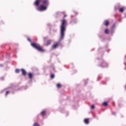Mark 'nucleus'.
<instances>
[{"instance_id": "19", "label": "nucleus", "mask_w": 126, "mask_h": 126, "mask_svg": "<svg viewBox=\"0 0 126 126\" xmlns=\"http://www.w3.org/2000/svg\"><path fill=\"white\" fill-rule=\"evenodd\" d=\"M27 39H28V41H29V42H32V41L31 40V39H30V38L27 37Z\"/></svg>"}, {"instance_id": "5", "label": "nucleus", "mask_w": 126, "mask_h": 126, "mask_svg": "<svg viewBox=\"0 0 126 126\" xmlns=\"http://www.w3.org/2000/svg\"><path fill=\"white\" fill-rule=\"evenodd\" d=\"M21 70L22 71V75L26 76V75L27 74V72H26V70H25V69H21Z\"/></svg>"}, {"instance_id": "2", "label": "nucleus", "mask_w": 126, "mask_h": 126, "mask_svg": "<svg viewBox=\"0 0 126 126\" xmlns=\"http://www.w3.org/2000/svg\"><path fill=\"white\" fill-rule=\"evenodd\" d=\"M67 24V21L66 20L63 19L61 21V24L60 26V40H63L64 38V33L65 30H66V25Z\"/></svg>"}, {"instance_id": "13", "label": "nucleus", "mask_w": 126, "mask_h": 126, "mask_svg": "<svg viewBox=\"0 0 126 126\" xmlns=\"http://www.w3.org/2000/svg\"><path fill=\"white\" fill-rule=\"evenodd\" d=\"M15 72L16 73H19V72H20V70H19V69H16Z\"/></svg>"}, {"instance_id": "20", "label": "nucleus", "mask_w": 126, "mask_h": 126, "mask_svg": "<svg viewBox=\"0 0 126 126\" xmlns=\"http://www.w3.org/2000/svg\"><path fill=\"white\" fill-rule=\"evenodd\" d=\"M8 94H9V91H7L5 93V95H7Z\"/></svg>"}, {"instance_id": "17", "label": "nucleus", "mask_w": 126, "mask_h": 126, "mask_svg": "<svg viewBox=\"0 0 126 126\" xmlns=\"http://www.w3.org/2000/svg\"><path fill=\"white\" fill-rule=\"evenodd\" d=\"M91 108L92 110H94V109H95V105H94V104L92 105L91 106Z\"/></svg>"}, {"instance_id": "9", "label": "nucleus", "mask_w": 126, "mask_h": 126, "mask_svg": "<svg viewBox=\"0 0 126 126\" xmlns=\"http://www.w3.org/2000/svg\"><path fill=\"white\" fill-rule=\"evenodd\" d=\"M84 123L86 125H88V124H89V119H85L84 120Z\"/></svg>"}, {"instance_id": "18", "label": "nucleus", "mask_w": 126, "mask_h": 126, "mask_svg": "<svg viewBox=\"0 0 126 126\" xmlns=\"http://www.w3.org/2000/svg\"><path fill=\"white\" fill-rule=\"evenodd\" d=\"M33 126H40V125L38 123H34Z\"/></svg>"}, {"instance_id": "14", "label": "nucleus", "mask_w": 126, "mask_h": 126, "mask_svg": "<svg viewBox=\"0 0 126 126\" xmlns=\"http://www.w3.org/2000/svg\"><path fill=\"white\" fill-rule=\"evenodd\" d=\"M57 87L58 88H61V87H62V85H61V84H57Z\"/></svg>"}, {"instance_id": "6", "label": "nucleus", "mask_w": 126, "mask_h": 126, "mask_svg": "<svg viewBox=\"0 0 126 126\" xmlns=\"http://www.w3.org/2000/svg\"><path fill=\"white\" fill-rule=\"evenodd\" d=\"M51 40L50 39L47 40L46 42V44H45V46H49L51 45Z\"/></svg>"}, {"instance_id": "12", "label": "nucleus", "mask_w": 126, "mask_h": 126, "mask_svg": "<svg viewBox=\"0 0 126 126\" xmlns=\"http://www.w3.org/2000/svg\"><path fill=\"white\" fill-rule=\"evenodd\" d=\"M109 30L108 29H105V30L104 31V33L105 34H109Z\"/></svg>"}, {"instance_id": "16", "label": "nucleus", "mask_w": 126, "mask_h": 126, "mask_svg": "<svg viewBox=\"0 0 126 126\" xmlns=\"http://www.w3.org/2000/svg\"><path fill=\"white\" fill-rule=\"evenodd\" d=\"M50 77L52 78V79L55 78V75L54 74H51Z\"/></svg>"}, {"instance_id": "8", "label": "nucleus", "mask_w": 126, "mask_h": 126, "mask_svg": "<svg viewBox=\"0 0 126 126\" xmlns=\"http://www.w3.org/2000/svg\"><path fill=\"white\" fill-rule=\"evenodd\" d=\"M40 115H41V116H42V117H44V116H45V115H46V111H45V110H43L40 113Z\"/></svg>"}, {"instance_id": "23", "label": "nucleus", "mask_w": 126, "mask_h": 126, "mask_svg": "<svg viewBox=\"0 0 126 126\" xmlns=\"http://www.w3.org/2000/svg\"><path fill=\"white\" fill-rule=\"evenodd\" d=\"M62 13H63L64 14V12H63Z\"/></svg>"}, {"instance_id": "7", "label": "nucleus", "mask_w": 126, "mask_h": 126, "mask_svg": "<svg viewBox=\"0 0 126 126\" xmlns=\"http://www.w3.org/2000/svg\"><path fill=\"white\" fill-rule=\"evenodd\" d=\"M103 25H105V26H109V21L107 20H105L103 22Z\"/></svg>"}, {"instance_id": "21", "label": "nucleus", "mask_w": 126, "mask_h": 126, "mask_svg": "<svg viewBox=\"0 0 126 126\" xmlns=\"http://www.w3.org/2000/svg\"><path fill=\"white\" fill-rule=\"evenodd\" d=\"M65 17H66V14H64V16H63V18H65Z\"/></svg>"}, {"instance_id": "3", "label": "nucleus", "mask_w": 126, "mask_h": 126, "mask_svg": "<svg viewBox=\"0 0 126 126\" xmlns=\"http://www.w3.org/2000/svg\"><path fill=\"white\" fill-rule=\"evenodd\" d=\"M31 46H32L33 48L36 49V50H37L39 52H41L42 53H43V52H45V49H43V47H42L38 43H32Z\"/></svg>"}, {"instance_id": "15", "label": "nucleus", "mask_w": 126, "mask_h": 126, "mask_svg": "<svg viewBox=\"0 0 126 126\" xmlns=\"http://www.w3.org/2000/svg\"><path fill=\"white\" fill-rule=\"evenodd\" d=\"M103 106H108V102H104L102 103Z\"/></svg>"}, {"instance_id": "10", "label": "nucleus", "mask_w": 126, "mask_h": 126, "mask_svg": "<svg viewBox=\"0 0 126 126\" xmlns=\"http://www.w3.org/2000/svg\"><path fill=\"white\" fill-rule=\"evenodd\" d=\"M120 12H124L125 11V8L124 7H121L119 9Z\"/></svg>"}, {"instance_id": "22", "label": "nucleus", "mask_w": 126, "mask_h": 126, "mask_svg": "<svg viewBox=\"0 0 126 126\" xmlns=\"http://www.w3.org/2000/svg\"><path fill=\"white\" fill-rule=\"evenodd\" d=\"M44 41H46V37L44 38Z\"/></svg>"}, {"instance_id": "1", "label": "nucleus", "mask_w": 126, "mask_h": 126, "mask_svg": "<svg viewBox=\"0 0 126 126\" xmlns=\"http://www.w3.org/2000/svg\"><path fill=\"white\" fill-rule=\"evenodd\" d=\"M40 3L41 4L40 5ZM35 6H39L37 10L39 11H45L47 10L48 6L50 5V0H35L33 3Z\"/></svg>"}, {"instance_id": "4", "label": "nucleus", "mask_w": 126, "mask_h": 126, "mask_svg": "<svg viewBox=\"0 0 126 126\" xmlns=\"http://www.w3.org/2000/svg\"><path fill=\"white\" fill-rule=\"evenodd\" d=\"M60 45H61L60 42H57L52 45V48L53 49H57V48H58V47H59V46H60Z\"/></svg>"}, {"instance_id": "11", "label": "nucleus", "mask_w": 126, "mask_h": 126, "mask_svg": "<svg viewBox=\"0 0 126 126\" xmlns=\"http://www.w3.org/2000/svg\"><path fill=\"white\" fill-rule=\"evenodd\" d=\"M29 77L30 78V79H32V78L33 77V74L32 73H29Z\"/></svg>"}]
</instances>
